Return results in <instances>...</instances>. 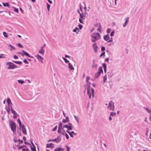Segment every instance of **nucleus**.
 Listing matches in <instances>:
<instances>
[{"mask_svg": "<svg viewBox=\"0 0 151 151\" xmlns=\"http://www.w3.org/2000/svg\"><path fill=\"white\" fill-rule=\"evenodd\" d=\"M114 30H113L112 32H111L110 34V36L111 37H113L114 36Z\"/></svg>", "mask_w": 151, "mask_h": 151, "instance_id": "nucleus-44", "label": "nucleus"}, {"mask_svg": "<svg viewBox=\"0 0 151 151\" xmlns=\"http://www.w3.org/2000/svg\"><path fill=\"white\" fill-rule=\"evenodd\" d=\"M18 82L19 83H21V84H23L24 83V81L20 80H18Z\"/></svg>", "mask_w": 151, "mask_h": 151, "instance_id": "nucleus-33", "label": "nucleus"}, {"mask_svg": "<svg viewBox=\"0 0 151 151\" xmlns=\"http://www.w3.org/2000/svg\"><path fill=\"white\" fill-rule=\"evenodd\" d=\"M110 38V37L108 34L104 36V40L106 41H108Z\"/></svg>", "mask_w": 151, "mask_h": 151, "instance_id": "nucleus-12", "label": "nucleus"}, {"mask_svg": "<svg viewBox=\"0 0 151 151\" xmlns=\"http://www.w3.org/2000/svg\"><path fill=\"white\" fill-rule=\"evenodd\" d=\"M107 80V76L106 75H105L104 77L103 78V82L105 83L106 81Z\"/></svg>", "mask_w": 151, "mask_h": 151, "instance_id": "nucleus-31", "label": "nucleus"}, {"mask_svg": "<svg viewBox=\"0 0 151 151\" xmlns=\"http://www.w3.org/2000/svg\"><path fill=\"white\" fill-rule=\"evenodd\" d=\"M30 147L32 151H36V147L35 145H34V146H31Z\"/></svg>", "mask_w": 151, "mask_h": 151, "instance_id": "nucleus-25", "label": "nucleus"}, {"mask_svg": "<svg viewBox=\"0 0 151 151\" xmlns=\"http://www.w3.org/2000/svg\"><path fill=\"white\" fill-rule=\"evenodd\" d=\"M105 50V48L104 47L102 46L101 47V51L102 52L104 51Z\"/></svg>", "mask_w": 151, "mask_h": 151, "instance_id": "nucleus-50", "label": "nucleus"}, {"mask_svg": "<svg viewBox=\"0 0 151 151\" xmlns=\"http://www.w3.org/2000/svg\"><path fill=\"white\" fill-rule=\"evenodd\" d=\"M9 46L11 48L13 49V50H15V48L11 44H9Z\"/></svg>", "mask_w": 151, "mask_h": 151, "instance_id": "nucleus-45", "label": "nucleus"}, {"mask_svg": "<svg viewBox=\"0 0 151 151\" xmlns=\"http://www.w3.org/2000/svg\"><path fill=\"white\" fill-rule=\"evenodd\" d=\"M61 135H62L61 134H60V135L59 136H58L57 137V138L59 141L60 142L61 141L62 138V136Z\"/></svg>", "mask_w": 151, "mask_h": 151, "instance_id": "nucleus-32", "label": "nucleus"}, {"mask_svg": "<svg viewBox=\"0 0 151 151\" xmlns=\"http://www.w3.org/2000/svg\"><path fill=\"white\" fill-rule=\"evenodd\" d=\"M62 122L64 123H66L67 122H68L67 121H66L65 119H63L62 120Z\"/></svg>", "mask_w": 151, "mask_h": 151, "instance_id": "nucleus-56", "label": "nucleus"}, {"mask_svg": "<svg viewBox=\"0 0 151 151\" xmlns=\"http://www.w3.org/2000/svg\"><path fill=\"white\" fill-rule=\"evenodd\" d=\"M65 147L67 148V151H70V148L68 146L66 145Z\"/></svg>", "mask_w": 151, "mask_h": 151, "instance_id": "nucleus-49", "label": "nucleus"}, {"mask_svg": "<svg viewBox=\"0 0 151 151\" xmlns=\"http://www.w3.org/2000/svg\"><path fill=\"white\" fill-rule=\"evenodd\" d=\"M7 102L8 106H10V105H12V104L11 101V100L9 98H7Z\"/></svg>", "mask_w": 151, "mask_h": 151, "instance_id": "nucleus-17", "label": "nucleus"}, {"mask_svg": "<svg viewBox=\"0 0 151 151\" xmlns=\"http://www.w3.org/2000/svg\"><path fill=\"white\" fill-rule=\"evenodd\" d=\"M50 6L48 3H47V8L48 12H49Z\"/></svg>", "mask_w": 151, "mask_h": 151, "instance_id": "nucleus-37", "label": "nucleus"}, {"mask_svg": "<svg viewBox=\"0 0 151 151\" xmlns=\"http://www.w3.org/2000/svg\"><path fill=\"white\" fill-rule=\"evenodd\" d=\"M18 141L20 142L19 143V144H20V143H22L23 142V141L22 140H21L20 139H18Z\"/></svg>", "mask_w": 151, "mask_h": 151, "instance_id": "nucleus-54", "label": "nucleus"}, {"mask_svg": "<svg viewBox=\"0 0 151 151\" xmlns=\"http://www.w3.org/2000/svg\"><path fill=\"white\" fill-rule=\"evenodd\" d=\"M65 117L66 118V121H67L68 122H69L70 120L68 117V116H65Z\"/></svg>", "mask_w": 151, "mask_h": 151, "instance_id": "nucleus-57", "label": "nucleus"}, {"mask_svg": "<svg viewBox=\"0 0 151 151\" xmlns=\"http://www.w3.org/2000/svg\"><path fill=\"white\" fill-rule=\"evenodd\" d=\"M111 30L110 28H108L106 30V32L108 33H109L110 32Z\"/></svg>", "mask_w": 151, "mask_h": 151, "instance_id": "nucleus-55", "label": "nucleus"}, {"mask_svg": "<svg viewBox=\"0 0 151 151\" xmlns=\"http://www.w3.org/2000/svg\"><path fill=\"white\" fill-rule=\"evenodd\" d=\"M62 126V124L61 122H60L59 124L58 127L60 128V127Z\"/></svg>", "mask_w": 151, "mask_h": 151, "instance_id": "nucleus-63", "label": "nucleus"}, {"mask_svg": "<svg viewBox=\"0 0 151 151\" xmlns=\"http://www.w3.org/2000/svg\"><path fill=\"white\" fill-rule=\"evenodd\" d=\"M102 65L104 69L106 68V65L105 63H103L102 64Z\"/></svg>", "mask_w": 151, "mask_h": 151, "instance_id": "nucleus-48", "label": "nucleus"}, {"mask_svg": "<svg viewBox=\"0 0 151 151\" xmlns=\"http://www.w3.org/2000/svg\"><path fill=\"white\" fill-rule=\"evenodd\" d=\"M92 47L93 48L94 52L95 53L98 52L97 49L98 48V46L97 45L96 42H95L92 45Z\"/></svg>", "mask_w": 151, "mask_h": 151, "instance_id": "nucleus-7", "label": "nucleus"}, {"mask_svg": "<svg viewBox=\"0 0 151 151\" xmlns=\"http://www.w3.org/2000/svg\"><path fill=\"white\" fill-rule=\"evenodd\" d=\"M17 116H19V115L16 112L13 114V117L14 119H16L17 118Z\"/></svg>", "mask_w": 151, "mask_h": 151, "instance_id": "nucleus-27", "label": "nucleus"}, {"mask_svg": "<svg viewBox=\"0 0 151 151\" xmlns=\"http://www.w3.org/2000/svg\"><path fill=\"white\" fill-rule=\"evenodd\" d=\"M99 27L97 29V30L98 31H99V32H101V28H100V27Z\"/></svg>", "mask_w": 151, "mask_h": 151, "instance_id": "nucleus-61", "label": "nucleus"}, {"mask_svg": "<svg viewBox=\"0 0 151 151\" xmlns=\"http://www.w3.org/2000/svg\"><path fill=\"white\" fill-rule=\"evenodd\" d=\"M13 8L14 9V11L17 13H18L19 12V9L15 7H13Z\"/></svg>", "mask_w": 151, "mask_h": 151, "instance_id": "nucleus-39", "label": "nucleus"}, {"mask_svg": "<svg viewBox=\"0 0 151 151\" xmlns=\"http://www.w3.org/2000/svg\"><path fill=\"white\" fill-rule=\"evenodd\" d=\"M22 132V133L24 135H26L27 134L26 128L25 126L23 124H22V126H21V130Z\"/></svg>", "mask_w": 151, "mask_h": 151, "instance_id": "nucleus-8", "label": "nucleus"}, {"mask_svg": "<svg viewBox=\"0 0 151 151\" xmlns=\"http://www.w3.org/2000/svg\"><path fill=\"white\" fill-rule=\"evenodd\" d=\"M79 21L80 23H82V24H83V20L82 19H81L80 18L79 19Z\"/></svg>", "mask_w": 151, "mask_h": 151, "instance_id": "nucleus-53", "label": "nucleus"}, {"mask_svg": "<svg viewBox=\"0 0 151 151\" xmlns=\"http://www.w3.org/2000/svg\"><path fill=\"white\" fill-rule=\"evenodd\" d=\"M12 61L13 63L19 65H21L22 63V62L20 61H16L14 60H13Z\"/></svg>", "mask_w": 151, "mask_h": 151, "instance_id": "nucleus-22", "label": "nucleus"}, {"mask_svg": "<svg viewBox=\"0 0 151 151\" xmlns=\"http://www.w3.org/2000/svg\"><path fill=\"white\" fill-rule=\"evenodd\" d=\"M9 124L12 130V131L14 134L16 131V126L15 123L10 120L9 121Z\"/></svg>", "mask_w": 151, "mask_h": 151, "instance_id": "nucleus-2", "label": "nucleus"}, {"mask_svg": "<svg viewBox=\"0 0 151 151\" xmlns=\"http://www.w3.org/2000/svg\"><path fill=\"white\" fill-rule=\"evenodd\" d=\"M17 122L18 123H19V129L20 130H21V126H22V124L21 122L20 121V119L19 118L17 120Z\"/></svg>", "mask_w": 151, "mask_h": 151, "instance_id": "nucleus-16", "label": "nucleus"}, {"mask_svg": "<svg viewBox=\"0 0 151 151\" xmlns=\"http://www.w3.org/2000/svg\"><path fill=\"white\" fill-rule=\"evenodd\" d=\"M23 62L24 63L26 64H28L29 62L26 59H24L23 60Z\"/></svg>", "mask_w": 151, "mask_h": 151, "instance_id": "nucleus-41", "label": "nucleus"}, {"mask_svg": "<svg viewBox=\"0 0 151 151\" xmlns=\"http://www.w3.org/2000/svg\"><path fill=\"white\" fill-rule=\"evenodd\" d=\"M67 129L68 130H72L73 129L72 126H68Z\"/></svg>", "mask_w": 151, "mask_h": 151, "instance_id": "nucleus-46", "label": "nucleus"}, {"mask_svg": "<svg viewBox=\"0 0 151 151\" xmlns=\"http://www.w3.org/2000/svg\"><path fill=\"white\" fill-rule=\"evenodd\" d=\"M24 143L25 144V145H29L30 146H31V145H30V143H28L27 142H26V141H24Z\"/></svg>", "mask_w": 151, "mask_h": 151, "instance_id": "nucleus-60", "label": "nucleus"}, {"mask_svg": "<svg viewBox=\"0 0 151 151\" xmlns=\"http://www.w3.org/2000/svg\"><path fill=\"white\" fill-rule=\"evenodd\" d=\"M129 17H126V21L124 22V23L123 24V26L124 27H126V26L127 25V24L129 22Z\"/></svg>", "mask_w": 151, "mask_h": 151, "instance_id": "nucleus-9", "label": "nucleus"}, {"mask_svg": "<svg viewBox=\"0 0 151 151\" xmlns=\"http://www.w3.org/2000/svg\"><path fill=\"white\" fill-rule=\"evenodd\" d=\"M64 135L65 136L66 138L67 139H68L69 138V136L67 134L65 133V134Z\"/></svg>", "mask_w": 151, "mask_h": 151, "instance_id": "nucleus-51", "label": "nucleus"}, {"mask_svg": "<svg viewBox=\"0 0 151 151\" xmlns=\"http://www.w3.org/2000/svg\"><path fill=\"white\" fill-rule=\"evenodd\" d=\"M90 78L89 76H88L87 77L86 79V82L87 83H88V80H89Z\"/></svg>", "mask_w": 151, "mask_h": 151, "instance_id": "nucleus-59", "label": "nucleus"}, {"mask_svg": "<svg viewBox=\"0 0 151 151\" xmlns=\"http://www.w3.org/2000/svg\"><path fill=\"white\" fill-rule=\"evenodd\" d=\"M9 2L4 3L2 2V4L4 7L7 6L8 8H10L11 6L9 4Z\"/></svg>", "mask_w": 151, "mask_h": 151, "instance_id": "nucleus-15", "label": "nucleus"}, {"mask_svg": "<svg viewBox=\"0 0 151 151\" xmlns=\"http://www.w3.org/2000/svg\"><path fill=\"white\" fill-rule=\"evenodd\" d=\"M51 141L55 142L57 143H58L59 142H60V141L58 139L57 137L54 139H52Z\"/></svg>", "mask_w": 151, "mask_h": 151, "instance_id": "nucleus-23", "label": "nucleus"}, {"mask_svg": "<svg viewBox=\"0 0 151 151\" xmlns=\"http://www.w3.org/2000/svg\"><path fill=\"white\" fill-rule=\"evenodd\" d=\"M95 60H93V64L92 66V67L93 68H97V67L98 66V65L96 64H95Z\"/></svg>", "mask_w": 151, "mask_h": 151, "instance_id": "nucleus-13", "label": "nucleus"}, {"mask_svg": "<svg viewBox=\"0 0 151 151\" xmlns=\"http://www.w3.org/2000/svg\"><path fill=\"white\" fill-rule=\"evenodd\" d=\"M78 27H79V29H81L83 28V25L80 24H79L78 25Z\"/></svg>", "mask_w": 151, "mask_h": 151, "instance_id": "nucleus-43", "label": "nucleus"}, {"mask_svg": "<svg viewBox=\"0 0 151 151\" xmlns=\"http://www.w3.org/2000/svg\"><path fill=\"white\" fill-rule=\"evenodd\" d=\"M63 60H64L65 62L66 63H69V61L67 60L65 58L63 57L62 58Z\"/></svg>", "mask_w": 151, "mask_h": 151, "instance_id": "nucleus-35", "label": "nucleus"}, {"mask_svg": "<svg viewBox=\"0 0 151 151\" xmlns=\"http://www.w3.org/2000/svg\"><path fill=\"white\" fill-rule=\"evenodd\" d=\"M13 57L14 59H17L18 58V57L16 55H15Z\"/></svg>", "mask_w": 151, "mask_h": 151, "instance_id": "nucleus-64", "label": "nucleus"}, {"mask_svg": "<svg viewBox=\"0 0 151 151\" xmlns=\"http://www.w3.org/2000/svg\"><path fill=\"white\" fill-rule=\"evenodd\" d=\"M57 128V126L56 125L54 128L52 130V131H54L56 130Z\"/></svg>", "mask_w": 151, "mask_h": 151, "instance_id": "nucleus-47", "label": "nucleus"}, {"mask_svg": "<svg viewBox=\"0 0 151 151\" xmlns=\"http://www.w3.org/2000/svg\"><path fill=\"white\" fill-rule=\"evenodd\" d=\"M91 93L92 94V97L93 98V97L94 96V90L93 88H91Z\"/></svg>", "mask_w": 151, "mask_h": 151, "instance_id": "nucleus-29", "label": "nucleus"}, {"mask_svg": "<svg viewBox=\"0 0 151 151\" xmlns=\"http://www.w3.org/2000/svg\"><path fill=\"white\" fill-rule=\"evenodd\" d=\"M114 103L112 101H111L109 103V105L107 107V109L114 111Z\"/></svg>", "mask_w": 151, "mask_h": 151, "instance_id": "nucleus-4", "label": "nucleus"}, {"mask_svg": "<svg viewBox=\"0 0 151 151\" xmlns=\"http://www.w3.org/2000/svg\"><path fill=\"white\" fill-rule=\"evenodd\" d=\"M54 146L52 143L47 144L46 147L47 148H54Z\"/></svg>", "mask_w": 151, "mask_h": 151, "instance_id": "nucleus-11", "label": "nucleus"}, {"mask_svg": "<svg viewBox=\"0 0 151 151\" xmlns=\"http://www.w3.org/2000/svg\"><path fill=\"white\" fill-rule=\"evenodd\" d=\"M6 65L8 66L7 69H13L18 68L17 65L11 62H7L6 63Z\"/></svg>", "mask_w": 151, "mask_h": 151, "instance_id": "nucleus-3", "label": "nucleus"}, {"mask_svg": "<svg viewBox=\"0 0 151 151\" xmlns=\"http://www.w3.org/2000/svg\"><path fill=\"white\" fill-rule=\"evenodd\" d=\"M61 130H62V129H60V128L58 127V133H61Z\"/></svg>", "mask_w": 151, "mask_h": 151, "instance_id": "nucleus-52", "label": "nucleus"}, {"mask_svg": "<svg viewBox=\"0 0 151 151\" xmlns=\"http://www.w3.org/2000/svg\"><path fill=\"white\" fill-rule=\"evenodd\" d=\"M22 151H29V150L28 148H23L22 150Z\"/></svg>", "mask_w": 151, "mask_h": 151, "instance_id": "nucleus-42", "label": "nucleus"}, {"mask_svg": "<svg viewBox=\"0 0 151 151\" xmlns=\"http://www.w3.org/2000/svg\"><path fill=\"white\" fill-rule=\"evenodd\" d=\"M5 109H6V110L7 111L8 113L9 114V111H10V106H8V108H7L6 107V106Z\"/></svg>", "mask_w": 151, "mask_h": 151, "instance_id": "nucleus-30", "label": "nucleus"}, {"mask_svg": "<svg viewBox=\"0 0 151 151\" xmlns=\"http://www.w3.org/2000/svg\"><path fill=\"white\" fill-rule=\"evenodd\" d=\"M101 73H103V70L101 67H99L98 69V71L95 74V78H98L99 77Z\"/></svg>", "mask_w": 151, "mask_h": 151, "instance_id": "nucleus-5", "label": "nucleus"}, {"mask_svg": "<svg viewBox=\"0 0 151 151\" xmlns=\"http://www.w3.org/2000/svg\"><path fill=\"white\" fill-rule=\"evenodd\" d=\"M65 133H66V132H65V130L63 129V132L61 134L62 135H64L65 134Z\"/></svg>", "mask_w": 151, "mask_h": 151, "instance_id": "nucleus-58", "label": "nucleus"}, {"mask_svg": "<svg viewBox=\"0 0 151 151\" xmlns=\"http://www.w3.org/2000/svg\"><path fill=\"white\" fill-rule=\"evenodd\" d=\"M116 112H111L110 113V116H114L116 115Z\"/></svg>", "mask_w": 151, "mask_h": 151, "instance_id": "nucleus-28", "label": "nucleus"}, {"mask_svg": "<svg viewBox=\"0 0 151 151\" xmlns=\"http://www.w3.org/2000/svg\"><path fill=\"white\" fill-rule=\"evenodd\" d=\"M105 52H102V53H101L99 57H101V56H103L104 57L105 56Z\"/></svg>", "mask_w": 151, "mask_h": 151, "instance_id": "nucleus-40", "label": "nucleus"}, {"mask_svg": "<svg viewBox=\"0 0 151 151\" xmlns=\"http://www.w3.org/2000/svg\"><path fill=\"white\" fill-rule=\"evenodd\" d=\"M68 67L70 70H74V68L71 64L70 63H68Z\"/></svg>", "mask_w": 151, "mask_h": 151, "instance_id": "nucleus-18", "label": "nucleus"}, {"mask_svg": "<svg viewBox=\"0 0 151 151\" xmlns=\"http://www.w3.org/2000/svg\"><path fill=\"white\" fill-rule=\"evenodd\" d=\"M92 37L91 41L93 42H95L96 40H99L101 38V35L98 32H94L91 35Z\"/></svg>", "mask_w": 151, "mask_h": 151, "instance_id": "nucleus-1", "label": "nucleus"}, {"mask_svg": "<svg viewBox=\"0 0 151 151\" xmlns=\"http://www.w3.org/2000/svg\"><path fill=\"white\" fill-rule=\"evenodd\" d=\"M38 60H43V58L39 54H37V56H36Z\"/></svg>", "mask_w": 151, "mask_h": 151, "instance_id": "nucleus-21", "label": "nucleus"}, {"mask_svg": "<svg viewBox=\"0 0 151 151\" xmlns=\"http://www.w3.org/2000/svg\"><path fill=\"white\" fill-rule=\"evenodd\" d=\"M112 41H113V38L112 37H111V38L110 40H109L107 42V43H109V42H112Z\"/></svg>", "mask_w": 151, "mask_h": 151, "instance_id": "nucleus-62", "label": "nucleus"}, {"mask_svg": "<svg viewBox=\"0 0 151 151\" xmlns=\"http://www.w3.org/2000/svg\"><path fill=\"white\" fill-rule=\"evenodd\" d=\"M18 47L20 48H23V46L20 43H18L17 44Z\"/></svg>", "mask_w": 151, "mask_h": 151, "instance_id": "nucleus-38", "label": "nucleus"}, {"mask_svg": "<svg viewBox=\"0 0 151 151\" xmlns=\"http://www.w3.org/2000/svg\"><path fill=\"white\" fill-rule=\"evenodd\" d=\"M45 51L44 49H42L40 48V50L38 52L42 55H44Z\"/></svg>", "mask_w": 151, "mask_h": 151, "instance_id": "nucleus-19", "label": "nucleus"}, {"mask_svg": "<svg viewBox=\"0 0 151 151\" xmlns=\"http://www.w3.org/2000/svg\"><path fill=\"white\" fill-rule=\"evenodd\" d=\"M87 94L88 95L91 94V93L90 88V86L89 85H87Z\"/></svg>", "mask_w": 151, "mask_h": 151, "instance_id": "nucleus-14", "label": "nucleus"}, {"mask_svg": "<svg viewBox=\"0 0 151 151\" xmlns=\"http://www.w3.org/2000/svg\"><path fill=\"white\" fill-rule=\"evenodd\" d=\"M64 148H62L61 147H58L55 149L54 151H63L64 150Z\"/></svg>", "mask_w": 151, "mask_h": 151, "instance_id": "nucleus-20", "label": "nucleus"}, {"mask_svg": "<svg viewBox=\"0 0 151 151\" xmlns=\"http://www.w3.org/2000/svg\"><path fill=\"white\" fill-rule=\"evenodd\" d=\"M74 117L75 118V119L77 121L78 123H79V119L78 117L77 116H76L75 115H74Z\"/></svg>", "mask_w": 151, "mask_h": 151, "instance_id": "nucleus-34", "label": "nucleus"}, {"mask_svg": "<svg viewBox=\"0 0 151 151\" xmlns=\"http://www.w3.org/2000/svg\"><path fill=\"white\" fill-rule=\"evenodd\" d=\"M95 27H97L98 26L100 28H101V26L100 23H97L94 25Z\"/></svg>", "mask_w": 151, "mask_h": 151, "instance_id": "nucleus-24", "label": "nucleus"}, {"mask_svg": "<svg viewBox=\"0 0 151 151\" xmlns=\"http://www.w3.org/2000/svg\"><path fill=\"white\" fill-rule=\"evenodd\" d=\"M22 52H23V54H22V57H23L24 55H25L28 57H29V54L24 50H22Z\"/></svg>", "mask_w": 151, "mask_h": 151, "instance_id": "nucleus-10", "label": "nucleus"}, {"mask_svg": "<svg viewBox=\"0 0 151 151\" xmlns=\"http://www.w3.org/2000/svg\"><path fill=\"white\" fill-rule=\"evenodd\" d=\"M3 34L5 37H8V34L6 32H3Z\"/></svg>", "mask_w": 151, "mask_h": 151, "instance_id": "nucleus-36", "label": "nucleus"}, {"mask_svg": "<svg viewBox=\"0 0 151 151\" xmlns=\"http://www.w3.org/2000/svg\"><path fill=\"white\" fill-rule=\"evenodd\" d=\"M112 70L110 72H108V75L110 77H111L113 75V74L112 73Z\"/></svg>", "mask_w": 151, "mask_h": 151, "instance_id": "nucleus-26", "label": "nucleus"}, {"mask_svg": "<svg viewBox=\"0 0 151 151\" xmlns=\"http://www.w3.org/2000/svg\"><path fill=\"white\" fill-rule=\"evenodd\" d=\"M82 6L81 4H80V11L81 12V13H80V17L82 19H84L85 18L86 13H83V12L82 9Z\"/></svg>", "mask_w": 151, "mask_h": 151, "instance_id": "nucleus-6", "label": "nucleus"}]
</instances>
